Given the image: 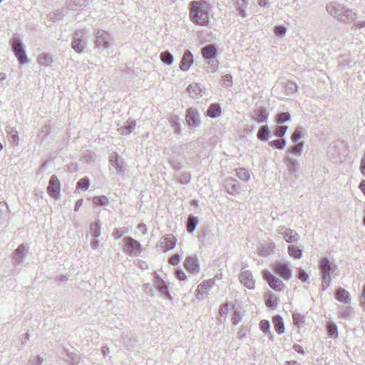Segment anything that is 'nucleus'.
Masks as SVG:
<instances>
[{"label":"nucleus","mask_w":365,"mask_h":365,"mask_svg":"<svg viewBox=\"0 0 365 365\" xmlns=\"http://www.w3.org/2000/svg\"><path fill=\"white\" fill-rule=\"evenodd\" d=\"M209 4L205 1H194L190 3V18L192 22L200 26H207L209 23Z\"/></svg>","instance_id":"f257e3e1"},{"label":"nucleus","mask_w":365,"mask_h":365,"mask_svg":"<svg viewBox=\"0 0 365 365\" xmlns=\"http://www.w3.org/2000/svg\"><path fill=\"white\" fill-rule=\"evenodd\" d=\"M326 10L331 16L337 19L341 22L354 21L356 17V11L337 1L327 3Z\"/></svg>","instance_id":"f03ea898"},{"label":"nucleus","mask_w":365,"mask_h":365,"mask_svg":"<svg viewBox=\"0 0 365 365\" xmlns=\"http://www.w3.org/2000/svg\"><path fill=\"white\" fill-rule=\"evenodd\" d=\"M94 48L99 53L111 48L114 45V38L111 34L103 29H96L94 31Z\"/></svg>","instance_id":"7ed1b4c3"},{"label":"nucleus","mask_w":365,"mask_h":365,"mask_svg":"<svg viewBox=\"0 0 365 365\" xmlns=\"http://www.w3.org/2000/svg\"><path fill=\"white\" fill-rule=\"evenodd\" d=\"M12 51L21 65L29 63L24 46L19 34H14L10 41Z\"/></svg>","instance_id":"20e7f679"},{"label":"nucleus","mask_w":365,"mask_h":365,"mask_svg":"<svg viewBox=\"0 0 365 365\" xmlns=\"http://www.w3.org/2000/svg\"><path fill=\"white\" fill-rule=\"evenodd\" d=\"M88 34L86 29H78L73 35L71 48L78 53H82L87 46L85 37Z\"/></svg>","instance_id":"39448f33"},{"label":"nucleus","mask_w":365,"mask_h":365,"mask_svg":"<svg viewBox=\"0 0 365 365\" xmlns=\"http://www.w3.org/2000/svg\"><path fill=\"white\" fill-rule=\"evenodd\" d=\"M202 52L207 63L210 65V71L215 72L218 68L216 47L213 44L207 45L202 48Z\"/></svg>","instance_id":"423d86ee"},{"label":"nucleus","mask_w":365,"mask_h":365,"mask_svg":"<svg viewBox=\"0 0 365 365\" xmlns=\"http://www.w3.org/2000/svg\"><path fill=\"white\" fill-rule=\"evenodd\" d=\"M125 246L124 252L130 256H138L142 252V245L140 243L130 237H125L124 238Z\"/></svg>","instance_id":"0eeeda50"},{"label":"nucleus","mask_w":365,"mask_h":365,"mask_svg":"<svg viewBox=\"0 0 365 365\" xmlns=\"http://www.w3.org/2000/svg\"><path fill=\"white\" fill-rule=\"evenodd\" d=\"M277 232L281 235L287 242L290 244L297 242L300 239L299 235L294 230L287 228L285 226L278 227Z\"/></svg>","instance_id":"6e6552de"},{"label":"nucleus","mask_w":365,"mask_h":365,"mask_svg":"<svg viewBox=\"0 0 365 365\" xmlns=\"http://www.w3.org/2000/svg\"><path fill=\"white\" fill-rule=\"evenodd\" d=\"M263 279L268 283L269 287L275 291H281L283 289V282L277 277L271 274L268 270L262 272Z\"/></svg>","instance_id":"1a4fd4ad"},{"label":"nucleus","mask_w":365,"mask_h":365,"mask_svg":"<svg viewBox=\"0 0 365 365\" xmlns=\"http://www.w3.org/2000/svg\"><path fill=\"white\" fill-rule=\"evenodd\" d=\"M284 163L290 174H292L295 178L298 177L300 165L299 161L293 156L287 155L284 158Z\"/></svg>","instance_id":"9d476101"},{"label":"nucleus","mask_w":365,"mask_h":365,"mask_svg":"<svg viewBox=\"0 0 365 365\" xmlns=\"http://www.w3.org/2000/svg\"><path fill=\"white\" fill-rule=\"evenodd\" d=\"M153 284L155 287L160 292L166 299L170 300L173 299V297L169 292L167 283L157 273H155L154 274Z\"/></svg>","instance_id":"9b49d317"},{"label":"nucleus","mask_w":365,"mask_h":365,"mask_svg":"<svg viewBox=\"0 0 365 365\" xmlns=\"http://www.w3.org/2000/svg\"><path fill=\"white\" fill-rule=\"evenodd\" d=\"M185 119L190 128L192 129L198 127L200 125L199 113L194 108H190L187 110Z\"/></svg>","instance_id":"f8f14e48"},{"label":"nucleus","mask_w":365,"mask_h":365,"mask_svg":"<svg viewBox=\"0 0 365 365\" xmlns=\"http://www.w3.org/2000/svg\"><path fill=\"white\" fill-rule=\"evenodd\" d=\"M177 240L173 235H165L163 236L158 244V246L163 249V252L173 250L176 245Z\"/></svg>","instance_id":"ddd939ff"},{"label":"nucleus","mask_w":365,"mask_h":365,"mask_svg":"<svg viewBox=\"0 0 365 365\" xmlns=\"http://www.w3.org/2000/svg\"><path fill=\"white\" fill-rule=\"evenodd\" d=\"M48 194L53 198H56L61 190V184L56 175H53L48 182L47 187Z\"/></svg>","instance_id":"4468645a"},{"label":"nucleus","mask_w":365,"mask_h":365,"mask_svg":"<svg viewBox=\"0 0 365 365\" xmlns=\"http://www.w3.org/2000/svg\"><path fill=\"white\" fill-rule=\"evenodd\" d=\"M239 279L240 282L249 289H254L255 281L253 279L252 273L249 270H243L240 274Z\"/></svg>","instance_id":"2eb2a0df"},{"label":"nucleus","mask_w":365,"mask_h":365,"mask_svg":"<svg viewBox=\"0 0 365 365\" xmlns=\"http://www.w3.org/2000/svg\"><path fill=\"white\" fill-rule=\"evenodd\" d=\"M274 272L284 279L288 280L291 278V270L285 263L277 262L274 264Z\"/></svg>","instance_id":"dca6fc26"},{"label":"nucleus","mask_w":365,"mask_h":365,"mask_svg":"<svg viewBox=\"0 0 365 365\" xmlns=\"http://www.w3.org/2000/svg\"><path fill=\"white\" fill-rule=\"evenodd\" d=\"M193 63V55L190 51L187 50L184 53L182 59L180 62V69L182 71H187L190 69Z\"/></svg>","instance_id":"f3484780"},{"label":"nucleus","mask_w":365,"mask_h":365,"mask_svg":"<svg viewBox=\"0 0 365 365\" xmlns=\"http://www.w3.org/2000/svg\"><path fill=\"white\" fill-rule=\"evenodd\" d=\"M28 249V247L24 244H21L18 246L13 254V259L16 263L21 264L24 262L27 255Z\"/></svg>","instance_id":"a211bd4d"},{"label":"nucleus","mask_w":365,"mask_h":365,"mask_svg":"<svg viewBox=\"0 0 365 365\" xmlns=\"http://www.w3.org/2000/svg\"><path fill=\"white\" fill-rule=\"evenodd\" d=\"M269 113L264 107H259L254 110L252 119L258 123H265L267 122Z\"/></svg>","instance_id":"6ab92c4d"},{"label":"nucleus","mask_w":365,"mask_h":365,"mask_svg":"<svg viewBox=\"0 0 365 365\" xmlns=\"http://www.w3.org/2000/svg\"><path fill=\"white\" fill-rule=\"evenodd\" d=\"M225 187L227 192L232 195H237L240 192V185L239 182L232 178H229L225 180Z\"/></svg>","instance_id":"aec40b11"},{"label":"nucleus","mask_w":365,"mask_h":365,"mask_svg":"<svg viewBox=\"0 0 365 365\" xmlns=\"http://www.w3.org/2000/svg\"><path fill=\"white\" fill-rule=\"evenodd\" d=\"M214 283L213 280L209 279L199 284L196 290V297L197 299H203V294L207 293L213 287Z\"/></svg>","instance_id":"412c9836"},{"label":"nucleus","mask_w":365,"mask_h":365,"mask_svg":"<svg viewBox=\"0 0 365 365\" xmlns=\"http://www.w3.org/2000/svg\"><path fill=\"white\" fill-rule=\"evenodd\" d=\"M335 297L339 302L349 304L351 299L350 294L344 288L339 287L335 291Z\"/></svg>","instance_id":"4be33fe9"},{"label":"nucleus","mask_w":365,"mask_h":365,"mask_svg":"<svg viewBox=\"0 0 365 365\" xmlns=\"http://www.w3.org/2000/svg\"><path fill=\"white\" fill-rule=\"evenodd\" d=\"M336 266L328 259L323 257L319 262V269L321 274H331Z\"/></svg>","instance_id":"5701e85b"},{"label":"nucleus","mask_w":365,"mask_h":365,"mask_svg":"<svg viewBox=\"0 0 365 365\" xmlns=\"http://www.w3.org/2000/svg\"><path fill=\"white\" fill-rule=\"evenodd\" d=\"M109 161L110 165L115 168L118 173L125 171L124 161L116 153H113L110 156Z\"/></svg>","instance_id":"b1692460"},{"label":"nucleus","mask_w":365,"mask_h":365,"mask_svg":"<svg viewBox=\"0 0 365 365\" xmlns=\"http://www.w3.org/2000/svg\"><path fill=\"white\" fill-rule=\"evenodd\" d=\"M187 91L188 92L190 96L193 98H197L198 96H202L205 93L204 89L200 86L199 83H197L190 84L187 88Z\"/></svg>","instance_id":"393cba45"},{"label":"nucleus","mask_w":365,"mask_h":365,"mask_svg":"<svg viewBox=\"0 0 365 365\" xmlns=\"http://www.w3.org/2000/svg\"><path fill=\"white\" fill-rule=\"evenodd\" d=\"M185 267L191 272H197L199 271V264L197 260L193 257H187L184 262Z\"/></svg>","instance_id":"a878e982"},{"label":"nucleus","mask_w":365,"mask_h":365,"mask_svg":"<svg viewBox=\"0 0 365 365\" xmlns=\"http://www.w3.org/2000/svg\"><path fill=\"white\" fill-rule=\"evenodd\" d=\"M136 123L133 120H128L126 121L125 125L120 128H118V131L122 135H129L130 133L133 131L135 128Z\"/></svg>","instance_id":"bb28decb"},{"label":"nucleus","mask_w":365,"mask_h":365,"mask_svg":"<svg viewBox=\"0 0 365 365\" xmlns=\"http://www.w3.org/2000/svg\"><path fill=\"white\" fill-rule=\"evenodd\" d=\"M88 4V0H67V6L71 10L83 9Z\"/></svg>","instance_id":"cd10ccee"},{"label":"nucleus","mask_w":365,"mask_h":365,"mask_svg":"<svg viewBox=\"0 0 365 365\" xmlns=\"http://www.w3.org/2000/svg\"><path fill=\"white\" fill-rule=\"evenodd\" d=\"M274 327L277 334H282L284 332V325L282 318L279 315H275L272 318Z\"/></svg>","instance_id":"c85d7f7f"},{"label":"nucleus","mask_w":365,"mask_h":365,"mask_svg":"<svg viewBox=\"0 0 365 365\" xmlns=\"http://www.w3.org/2000/svg\"><path fill=\"white\" fill-rule=\"evenodd\" d=\"M220 114L221 108L217 103L211 104L207 110V115L212 118H217L220 116Z\"/></svg>","instance_id":"c756f323"},{"label":"nucleus","mask_w":365,"mask_h":365,"mask_svg":"<svg viewBox=\"0 0 365 365\" xmlns=\"http://www.w3.org/2000/svg\"><path fill=\"white\" fill-rule=\"evenodd\" d=\"M287 251L289 255L294 259H300L302 256V248L297 247L294 245H291L288 247Z\"/></svg>","instance_id":"7c9ffc66"},{"label":"nucleus","mask_w":365,"mask_h":365,"mask_svg":"<svg viewBox=\"0 0 365 365\" xmlns=\"http://www.w3.org/2000/svg\"><path fill=\"white\" fill-rule=\"evenodd\" d=\"M38 63L41 66H49L53 63L52 56L46 53H42L38 56Z\"/></svg>","instance_id":"2f4dec72"},{"label":"nucleus","mask_w":365,"mask_h":365,"mask_svg":"<svg viewBox=\"0 0 365 365\" xmlns=\"http://www.w3.org/2000/svg\"><path fill=\"white\" fill-rule=\"evenodd\" d=\"M303 147L304 142H299V143L289 148V149L287 150V155H294L297 157H299L302 155Z\"/></svg>","instance_id":"473e14b6"},{"label":"nucleus","mask_w":365,"mask_h":365,"mask_svg":"<svg viewBox=\"0 0 365 365\" xmlns=\"http://www.w3.org/2000/svg\"><path fill=\"white\" fill-rule=\"evenodd\" d=\"M199 223L198 219L196 217L190 215L187 221V230L190 233H192Z\"/></svg>","instance_id":"72a5a7b5"},{"label":"nucleus","mask_w":365,"mask_h":365,"mask_svg":"<svg viewBox=\"0 0 365 365\" xmlns=\"http://www.w3.org/2000/svg\"><path fill=\"white\" fill-rule=\"evenodd\" d=\"M51 128L49 125H43L41 128L40 133L37 135V138H38L39 143H43V141L47 138V136L51 133Z\"/></svg>","instance_id":"f704fd0d"},{"label":"nucleus","mask_w":365,"mask_h":365,"mask_svg":"<svg viewBox=\"0 0 365 365\" xmlns=\"http://www.w3.org/2000/svg\"><path fill=\"white\" fill-rule=\"evenodd\" d=\"M327 334L329 337L336 339L338 336V329L332 322H328L327 324Z\"/></svg>","instance_id":"c9c22d12"},{"label":"nucleus","mask_w":365,"mask_h":365,"mask_svg":"<svg viewBox=\"0 0 365 365\" xmlns=\"http://www.w3.org/2000/svg\"><path fill=\"white\" fill-rule=\"evenodd\" d=\"M160 60L165 65L170 66L173 63V61H174L173 56L168 51L162 52L160 53Z\"/></svg>","instance_id":"e433bc0d"},{"label":"nucleus","mask_w":365,"mask_h":365,"mask_svg":"<svg viewBox=\"0 0 365 365\" xmlns=\"http://www.w3.org/2000/svg\"><path fill=\"white\" fill-rule=\"evenodd\" d=\"M270 131L267 125H262L257 132V138L260 140H267L269 138Z\"/></svg>","instance_id":"4c0bfd02"},{"label":"nucleus","mask_w":365,"mask_h":365,"mask_svg":"<svg viewBox=\"0 0 365 365\" xmlns=\"http://www.w3.org/2000/svg\"><path fill=\"white\" fill-rule=\"evenodd\" d=\"M90 233L95 238L100 237V235H101V225H100L99 221H96V222L91 224Z\"/></svg>","instance_id":"58836bf2"},{"label":"nucleus","mask_w":365,"mask_h":365,"mask_svg":"<svg viewBox=\"0 0 365 365\" xmlns=\"http://www.w3.org/2000/svg\"><path fill=\"white\" fill-rule=\"evenodd\" d=\"M302 132H303L302 127H301V126L297 127L291 136L292 141L294 143H298L302 138Z\"/></svg>","instance_id":"ea45409f"},{"label":"nucleus","mask_w":365,"mask_h":365,"mask_svg":"<svg viewBox=\"0 0 365 365\" xmlns=\"http://www.w3.org/2000/svg\"><path fill=\"white\" fill-rule=\"evenodd\" d=\"M90 186V180L88 178H83L80 179L76 185V189L79 190H88Z\"/></svg>","instance_id":"a19ab883"},{"label":"nucleus","mask_w":365,"mask_h":365,"mask_svg":"<svg viewBox=\"0 0 365 365\" xmlns=\"http://www.w3.org/2000/svg\"><path fill=\"white\" fill-rule=\"evenodd\" d=\"M93 202L96 205H106L108 204V198L105 195L96 196L93 198Z\"/></svg>","instance_id":"79ce46f5"},{"label":"nucleus","mask_w":365,"mask_h":365,"mask_svg":"<svg viewBox=\"0 0 365 365\" xmlns=\"http://www.w3.org/2000/svg\"><path fill=\"white\" fill-rule=\"evenodd\" d=\"M291 115L289 113L283 112L277 115L276 121L278 123H284L290 120Z\"/></svg>","instance_id":"37998d69"},{"label":"nucleus","mask_w":365,"mask_h":365,"mask_svg":"<svg viewBox=\"0 0 365 365\" xmlns=\"http://www.w3.org/2000/svg\"><path fill=\"white\" fill-rule=\"evenodd\" d=\"M6 132L12 139L13 142L18 145L19 138L16 129L14 127H9Z\"/></svg>","instance_id":"c03bdc74"},{"label":"nucleus","mask_w":365,"mask_h":365,"mask_svg":"<svg viewBox=\"0 0 365 365\" xmlns=\"http://www.w3.org/2000/svg\"><path fill=\"white\" fill-rule=\"evenodd\" d=\"M322 289L325 290L331 284V274H321Z\"/></svg>","instance_id":"a18cd8bd"},{"label":"nucleus","mask_w":365,"mask_h":365,"mask_svg":"<svg viewBox=\"0 0 365 365\" xmlns=\"http://www.w3.org/2000/svg\"><path fill=\"white\" fill-rule=\"evenodd\" d=\"M237 177L242 180H248L250 178V173L245 168L236 169Z\"/></svg>","instance_id":"49530a36"},{"label":"nucleus","mask_w":365,"mask_h":365,"mask_svg":"<svg viewBox=\"0 0 365 365\" xmlns=\"http://www.w3.org/2000/svg\"><path fill=\"white\" fill-rule=\"evenodd\" d=\"M339 314L340 317L347 319L351 315L352 312L350 307L343 306L340 308Z\"/></svg>","instance_id":"de8ad7c7"},{"label":"nucleus","mask_w":365,"mask_h":365,"mask_svg":"<svg viewBox=\"0 0 365 365\" xmlns=\"http://www.w3.org/2000/svg\"><path fill=\"white\" fill-rule=\"evenodd\" d=\"M129 232V230L128 227H123L121 228L115 229L113 232V236L115 239H119L124 235H126Z\"/></svg>","instance_id":"09e8293b"},{"label":"nucleus","mask_w":365,"mask_h":365,"mask_svg":"<svg viewBox=\"0 0 365 365\" xmlns=\"http://www.w3.org/2000/svg\"><path fill=\"white\" fill-rule=\"evenodd\" d=\"M269 144L272 147H275L278 149L282 150L286 145V140L283 138H280L276 140L270 141Z\"/></svg>","instance_id":"8fccbe9b"},{"label":"nucleus","mask_w":365,"mask_h":365,"mask_svg":"<svg viewBox=\"0 0 365 365\" xmlns=\"http://www.w3.org/2000/svg\"><path fill=\"white\" fill-rule=\"evenodd\" d=\"M171 126L173 128L175 133L179 135L181 132V127L180 123L178 121L177 117H172L170 120Z\"/></svg>","instance_id":"3c124183"},{"label":"nucleus","mask_w":365,"mask_h":365,"mask_svg":"<svg viewBox=\"0 0 365 365\" xmlns=\"http://www.w3.org/2000/svg\"><path fill=\"white\" fill-rule=\"evenodd\" d=\"M190 180L191 175L189 173H182L179 175V182L182 185L187 184Z\"/></svg>","instance_id":"603ef678"},{"label":"nucleus","mask_w":365,"mask_h":365,"mask_svg":"<svg viewBox=\"0 0 365 365\" xmlns=\"http://www.w3.org/2000/svg\"><path fill=\"white\" fill-rule=\"evenodd\" d=\"M287 130V125H277L274 130V135L277 137L282 138L285 135Z\"/></svg>","instance_id":"864d4df0"},{"label":"nucleus","mask_w":365,"mask_h":365,"mask_svg":"<svg viewBox=\"0 0 365 365\" xmlns=\"http://www.w3.org/2000/svg\"><path fill=\"white\" fill-rule=\"evenodd\" d=\"M287 29L284 26L280 25L274 27V33L276 36L282 37L286 34Z\"/></svg>","instance_id":"5fc2aeb1"},{"label":"nucleus","mask_w":365,"mask_h":365,"mask_svg":"<svg viewBox=\"0 0 365 365\" xmlns=\"http://www.w3.org/2000/svg\"><path fill=\"white\" fill-rule=\"evenodd\" d=\"M285 90L287 93H293L297 91V86L295 83L288 81L285 85Z\"/></svg>","instance_id":"6e6d98bb"},{"label":"nucleus","mask_w":365,"mask_h":365,"mask_svg":"<svg viewBox=\"0 0 365 365\" xmlns=\"http://www.w3.org/2000/svg\"><path fill=\"white\" fill-rule=\"evenodd\" d=\"M43 361V359L40 356H37L31 358L28 361L27 365H42Z\"/></svg>","instance_id":"4d7b16f0"},{"label":"nucleus","mask_w":365,"mask_h":365,"mask_svg":"<svg viewBox=\"0 0 365 365\" xmlns=\"http://www.w3.org/2000/svg\"><path fill=\"white\" fill-rule=\"evenodd\" d=\"M222 84L225 87H230L232 85V77L230 74H226L222 76Z\"/></svg>","instance_id":"13d9d810"},{"label":"nucleus","mask_w":365,"mask_h":365,"mask_svg":"<svg viewBox=\"0 0 365 365\" xmlns=\"http://www.w3.org/2000/svg\"><path fill=\"white\" fill-rule=\"evenodd\" d=\"M260 329L265 334L269 333L270 324L267 320H262L259 323Z\"/></svg>","instance_id":"bf43d9fd"},{"label":"nucleus","mask_w":365,"mask_h":365,"mask_svg":"<svg viewBox=\"0 0 365 365\" xmlns=\"http://www.w3.org/2000/svg\"><path fill=\"white\" fill-rule=\"evenodd\" d=\"M9 206L6 202H0V217H5L8 212Z\"/></svg>","instance_id":"052dcab7"},{"label":"nucleus","mask_w":365,"mask_h":365,"mask_svg":"<svg viewBox=\"0 0 365 365\" xmlns=\"http://www.w3.org/2000/svg\"><path fill=\"white\" fill-rule=\"evenodd\" d=\"M181 259V257L178 254H175L169 258V263L172 265H178Z\"/></svg>","instance_id":"680f3d73"},{"label":"nucleus","mask_w":365,"mask_h":365,"mask_svg":"<svg viewBox=\"0 0 365 365\" xmlns=\"http://www.w3.org/2000/svg\"><path fill=\"white\" fill-rule=\"evenodd\" d=\"M143 291L144 292L150 296V297H153L154 296V292H153V287L152 286L150 285V284L149 283H145L143 285Z\"/></svg>","instance_id":"e2e57ef3"},{"label":"nucleus","mask_w":365,"mask_h":365,"mask_svg":"<svg viewBox=\"0 0 365 365\" xmlns=\"http://www.w3.org/2000/svg\"><path fill=\"white\" fill-rule=\"evenodd\" d=\"M298 279H300L302 282H305L309 279L308 274L304 270L300 269L298 272Z\"/></svg>","instance_id":"0e129e2a"},{"label":"nucleus","mask_w":365,"mask_h":365,"mask_svg":"<svg viewBox=\"0 0 365 365\" xmlns=\"http://www.w3.org/2000/svg\"><path fill=\"white\" fill-rule=\"evenodd\" d=\"M270 246H262L259 249V254L262 256H267L269 255L272 250Z\"/></svg>","instance_id":"69168bd1"},{"label":"nucleus","mask_w":365,"mask_h":365,"mask_svg":"<svg viewBox=\"0 0 365 365\" xmlns=\"http://www.w3.org/2000/svg\"><path fill=\"white\" fill-rule=\"evenodd\" d=\"M175 276L180 281H183L186 279V275L182 269H177L175 272Z\"/></svg>","instance_id":"338daca9"},{"label":"nucleus","mask_w":365,"mask_h":365,"mask_svg":"<svg viewBox=\"0 0 365 365\" xmlns=\"http://www.w3.org/2000/svg\"><path fill=\"white\" fill-rule=\"evenodd\" d=\"M228 312V304L226 303L225 304H222L219 310V314L221 316L226 315Z\"/></svg>","instance_id":"774afa93"}]
</instances>
